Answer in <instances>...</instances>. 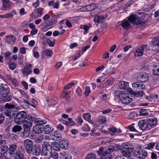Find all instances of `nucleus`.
Wrapping results in <instances>:
<instances>
[{
    "label": "nucleus",
    "instance_id": "nucleus-15",
    "mask_svg": "<svg viewBox=\"0 0 159 159\" xmlns=\"http://www.w3.org/2000/svg\"><path fill=\"white\" fill-rule=\"evenodd\" d=\"M59 143H60V147L62 149L66 150L68 149L70 146L69 143L67 140H65L64 139H62Z\"/></svg>",
    "mask_w": 159,
    "mask_h": 159
},
{
    "label": "nucleus",
    "instance_id": "nucleus-53",
    "mask_svg": "<svg viewBox=\"0 0 159 159\" xmlns=\"http://www.w3.org/2000/svg\"><path fill=\"white\" fill-rule=\"evenodd\" d=\"M77 123L78 124H81L83 122V120L80 116H78L76 120Z\"/></svg>",
    "mask_w": 159,
    "mask_h": 159
},
{
    "label": "nucleus",
    "instance_id": "nucleus-19",
    "mask_svg": "<svg viewBox=\"0 0 159 159\" xmlns=\"http://www.w3.org/2000/svg\"><path fill=\"white\" fill-rule=\"evenodd\" d=\"M12 96L9 93L2 95L1 100L2 102H9L11 100Z\"/></svg>",
    "mask_w": 159,
    "mask_h": 159
},
{
    "label": "nucleus",
    "instance_id": "nucleus-7",
    "mask_svg": "<svg viewBox=\"0 0 159 159\" xmlns=\"http://www.w3.org/2000/svg\"><path fill=\"white\" fill-rule=\"evenodd\" d=\"M134 156L139 159H144L148 156L147 151L143 150H139L134 153Z\"/></svg>",
    "mask_w": 159,
    "mask_h": 159
},
{
    "label": "nucleus",
    "instance_id": "nucleus-18",
    "mask_svg": "<svg viewBox=\"0 0 159 159\" xmlns=\"http://www.w3.org/2000/svg\"><path fill=\"white\" fill-rule=\"evenodd\" d=\"M32 66L31 64H29L28 65H26L25 67L23 69L22 72L24 75H27L31 73V70L29 69V68Z\"/></svg>",
    "mask_w": 159,
    "mask_h": 159
},
{
    "label": "nucleus",
    "instance_id": "nucleus-60",
    "mask_svg": "<svg viewBox=\"0 0 159 159\" xmlns=\"http://www.w3.org/2000/svg\"><path fill=\"white\" fill-rule=\"evenodd\" d=\"M128 129L132 131H134L138 132L134 127L131 125H129L128 126Z\"/></svg>",
    "mask_w": 159,
    "mask_h": 159
},
{
    "label": "nucleus",
    "instance_id": "nucleus-59",
    "mask_svg": "<svg viewBox=\"0 0 159 159\" xmlns=\"http://www.w3.org/2000/svg\"><path fill=\"white\" fill-rule=\"evenodd\" d=\"M140 86H139L137 89V90H140V89H144L145 86V85L143 84L142 82H140Z\"/></svg>",
    "mask_w": 159,
    "mask_h": 159
},
{
    "label": "nucleus",
    "instance_id": "nucleus-10",
    "mask_svg": "<svg viewBox=\"0 0 159 159\" xmlns=\"http://www.w3.org/2000/svg\"><path fill=\"white\" fill-rule=\"evenodd\" d=\"M23 144L27 153L29 152L34 145L32 140L29 139L25 140L23 142Z\"/></svg>",
    "mask_w": 159,
    "mask_h": 159
},
{
    "label": "nucleus",
    "instance_id": "nucleus-24",
    "mask_svg": "<svg viewBox=\"0 0 159 159\" xmlns=\"http://www.w3.org/2000/svg\"><path fill=\"white\" fill-rule=\"evenodd\" d=\"M152 70L154 75L159 76V63H156L154 65Z\"/></svg>",
    "mask_w": 159,
    "mask_h": 159
},
{
    "label": "nucleus",
    "instance_id": "nucleus-56",
    "mask_svg": "<svg viewBox=\"0 0 159 159\" xmlns=\"http://www.w3.org/2000/svg\"><path fill=\"white\" fill-rule=\"evenodd\" d=\"M24 131L22 132V136L23 137L25 138L26 137H27L29 136V131H27L26 130H25V129H24Z\"/></svg>",
    "mask_w": 159,
    "mask_h": 159
},
{
    "label": "nucleus",
    "instance_id": "nucleus-29",
    "mask_svg": "<svg viewBox=\"0 0 159 159\" xmlns=\"http://www.w3.org/2000/svg\"><path fill=\"white\" fill-rule=\"evenodd\" d=\"M129 21L127 20H124L121 22L122 27L125 30H127L130 25Z\"/></svg>",
    "mask_w": 159,
    "mask_h": 159
},
{
    "label": "nucleus",
    "instance_id": "nucleus-55",
    "mask_svg": "<svg viewBox=\"0 0 159 159\" xmlns=\"http://www.w3.org/2000/svg\"><path fill=\"white\" fill-rule=\"evenodd\" d=\"M108 130L110 132L113 133H115L117 132L116 128L114 127L109 128H108Z\"/></svg>",
    "mask_w": 159,
    "mask_h": 159
},
{
    "label": "nucleus",
    "instance_id": "nucleus-58",
    "mask_svg": "<svg viewBox=\"0 0 159 159\" xmlns=\"http://www.w3.org/2000/svg\"><path fill=\"white\" fill-rule=\"evenodd\" d=\"M76 92L78 95L81 96L82 94V91L81 89L79 87H78L77 89L76 90Z\"/></svg>",
    "mask_w": 159,
    "mask_h": 159
},
{
    "label": "nucleus",
    "instance_id": "nucleus-51",
    "mask_svg": "<svg viewBox=\"0 0 159 159\" xmlns=\"http://www.w3.org/2000/svg\"><path fill=\"white\" fill-rule=\"evenodd\" d=\"M43 139V137L40 136L39 137L36 138L35 140L36 143H40L42 142Z\"/></svg>",
    "mask_w": 159,
    "mask_h": 159
},
{
    "label": "nucleus",
    "instance_id": "nucleus-1",
    "mask_svg": "<svg viewBox=\"0 0 159 159\" xmlns=\"http://www.w3.org/2000/svg\"><path fill=\"white\" fill-rule=\"evenodd\" d=\"M140 15L137 14H131L128 17V20L131 23L136 25L138 27H142L145 25L146 22L140 20V19H143V17H141Z\"/></svg>",
    "mask_w": 159,
    "mask_h": 159
},
{
    "label": "nucleus",
    "instance_id": "nucleus-39",
    "mask_svg": "<svg viewBox=\"0 0 159 159\" xmlns=\"http://www.w3.org/2000/svg\"><path fill=\"white\" fill-rule=\"evenodd\" d=\"M98 122L101 124H103L107 121L106 117L103 116H99L98 118Z\"/></svg>",
    "mask_w": 159,
    "mask_h": 159
},
{
    "label": "nucleus",
    "instance_id": "nucleus-54",
    "mask_svg": "<svg viewBox=\"0 0 159 159\" xmlns=\"http://www.w3.org/2000/svg\"><path fill=\"white\" fill-rule=\"evenodd\" d=\"M16 64L15 62L11 63L9 66V68L11 70H14L16 67Z\"/></svg>",
    "mask_w": 159,
    "mask_h": 159
},
{
    "label": "nucleus",
    "instance_id": "nucleus-47",
    "mask_svg": "<svg viewBox=\"0 0 159 159\" xmlns=\"http://www.w3.org/2000/svg\"><path fill=\"white\" fill-rule=\"evenodd\" d=\"M144 94V92L143 90H141L136 93L135 97H141Z\"/></svg>",
    "mask_w": 159,
    "mask_h": 159
},
{
    "label": "nucleus",
    "instance_id": "nucleus-11",
    "mask_svg": "<svg viewBox=\"0 0 159 159\" xmlns=\"http://www.w3.org/2000/svg\"><path fill=\"white\" fill-rule=\"evenodd\" d=\"M138 125L139 128L142 130L144 131L149 129L147 120H139L138 122Z\"/></svg>",
    "mask_w": 159,
    "mask_h": 159
},
{
    "label": "nucleus",
    "instance_id": "nucleus-5",
    "mask_svg": "<svg viewBox=\"0 0 159 159\" xmlns=\"http://www.w3.org/2000/svg\"><path fill=\"white\" fill-rule=\"evenodd\" d=\"M134 150L133 146L131 145H126L122 149V153L124 156L129 157Z\"/></svg>",
    "mask_w": 159,
    "mask_h": 159
},
{
    "label": "nucleus",
    "instance_id": "nucleus-64",
    "mask_svg": "<svg viewBox=\"0 0 159 159\" xmlns=\"http://www.w3.org/2000/svg\"><path fill=\"white\" fill-rule=\"evenodd\" d=\"M11 82L12 84L13 85L15 86H17L18 85V82L14 78L13 80H12Z\"/></svg>",
    "mask_w": 159,
    "mask_h": 159
},
{
    "label": "nucleus",
    "instance_id": "nucleus-63",
    "mask_svg": "<svg viewBox=\"0 0 159 159\" xmlns=\"http://www.w3.org/2000/svg\"><path fill=\"white\" fill-rule=\"evenodd\" d=\"M132 48V46L131 45L126 46L124 47L123 48V51L125 52H126L129 48Z\"/></svg>",
    "mask_w": 159,
    "mask_h": 159
},
{
    "label": "nucleus",
    "instance_id": "nucleus-33",
    "mask_svg": "<svg viewBox=\"0 0 159 159\" xmlns=\"http://www.w3.org/2000/svg\"><path fill=\"white\" fill-rule=\"evenodd\" d=\"M143 54V52L141 51L139 48H137L134 53V55L135 57H141Z\"/></svg>",
    "mask_w": 159,
    "mask_h": 159
},
{
    "label": "nucleus",
    "instance_id": "nucleus-34",
    "mask_svg": "<svg viewBox=\"0 0 159 159\" xmlns=\"http://www.w3.org/2000/svg\"><path fill=\"white\" fill-rule=\"evenodd\" d=\"M26 118L28 120L34 121L36 119V116L34 114H29L27 116V115Z\"/></svg>",
    "mask_w": 159,
    "mask_h": 159
},
{
    "label": "nucleus",
    "instance_id": "nucleus-22",
    "mask_svg": "<svg viewBox=\"0 0 159 159\" xmlns=\"http://www.w3.org/2000/svg\"><path fill=\"white\" fill-rule=\"evenodd\" d=\"M105 17L103 15L96 16L94 18V20L96 24L102 23L105 20Z\"/></svg>",
    "mask_w": 159,
    "mask_h": 159
},
{
    "label": "nucleus",
    "instance_id": "nucleus-28",
    "mask_svg": "<svg viewBox=\"0 0 159 159\" xmlns=\"http://www.w3.org/2000/svg\"><path fill=\"white\" fill-rule=\"evenodd\" d=\"M53 128L51 127L49 125H46L45 126L43 131L45 134H48L53 130Z\"/></svg>",
    "mask_w": 159,
    "mask_h": 159
},
{
    "label": "nucleus",
    "instance_id": "nucleus-20",
    "mask_svg": "<svg viewBox=\"0 0 159 159\" xmlns=\"http://www.w3.org/2000/svg\"><path fill=\"white\" fill-rule=\"evenodd\" d=\"M114 79L112 78H110L104 83L99 87L100 89L104 88L107 86H110L112 84Z\"/></svg>",
    "mask_w": 159,
    "mask_h": 159
},
{
    "label": "nucleus",
    "instance_id": "nucleus-8",
    "mask_svg": "<svg viewBox=\"0 0 159 159\" xmlns=\"http://www.w3.org/2000/svg\"><path fill=\"white\" fill-rule=\"evenodd\" d=\"M41 153L40 146L38 144L34 145L32 148L28 152V154H32L33 155L37 156L39 155Z\"/></svg>",
    "mask_w": 159,
    "mask_h": 159
},
{
    "label": "nucleus",
    "instance_id": "nucleus-16",
    "mask_svg": "<svg viewBox=\"0 0 159 159\" xmlns=\"http://www.w3.org/2000/svg\"><path fill=\"white\" fill-rule=\"evenodd\" d=\"M52 139L55 141L60 140L62 138L61 134L59 132L56 131L51 135Z\"/></svg>",
    "mask_w": 159,
    "mask_h": 159
},
{
    "label": "nucleus",
    "instance_id": "nucleus-6",
    "mask_svg": "<svg viewBox=\"0 0 159 159\" xmlns=\"http://www.w3.org/2000/svg\"><path fill=\"white\" fill-rule=\"evenodd\" d=\"M42 151L43 154L46 156H49L52 151V146L48 142H45L42 145Z\"/></svg>",
    "mask_w": 159,
    "mask_h": 159
},
{
    "label": "nucleus",
    "instance_id": "nucleus-3",
    "mask_svg": "<svg viewBox=\"0 0 159 159\" xmlns=\"http://www.w3.org/2000/svg\"><path fill=\"white\" fill-rule=\"evenodd\" d=\"M12 116L15 117L14 121L16 123L20 125L24 123L26 118L27 114L23 111L17 112L16 113H13Z\"/></svg>",
    "mask_w": 159,
    "mask_h": 159
},
{
    "label": "nucleus",
    "instance_id": "nucleus-61",
    "mask_svg": "<svg viewBox=\"0 0 159 159\" xmlns=\"http://www.w3.org/2000/svg\"><path fill=\"white\" fill-rule=\"evenodd\" d=\"M53 53L52 50H47L46 52V54L47 56L51 57Z\"/></svg>",
    "mask_w": 159,
    "mask_h": 159
},
{
    "label": "nucleus",
    "instance_id": "nucleus-27",
    "mask_svg": "<svg viewBox=\"0 0 159 159\" xmlns=\"http://www.w3.org/2000/svg\"><path fill=\"white\" fill-rule=\"evenodd\" d=\"M2 2L3 5V8H4V10L8 8L11 4V2L9 0H1Z\"/></svg>",
    "mask_w": 159,
    "mask_h": 159
},
{
    "label": "nucleus",
    "instance_id": "nucleus-42",
    "mask_svg": "<svg viewBox=\"0 0 159 159\" xmlns=\"http://www.w3.org/2000/svg\"><path fill=\"white\" fill-rule=\"evenodd\" d=\"M16 13L15 11H11L10 13L4 14L5 18H10L12 17L13 16L15 15Z\"/></svg>",
    "mask_w": 159,
    "mask_h": 159
},
{
    "label": "nucleus",
    "instance_id": "nucleus-52",
    "mask_svg": "<svg viewBox=\"0 0 159 159\" xmlns=\"http://www.w3.org/2000/svg\"><path fill=\"white\" fill-rule=\"evenodd\" d=\"M140 82H134L132 84V87L134 89L136 88V89L139 86H140Z\"/></svg>",
    "mask_w": 159,
    "mask_h": 159
},
{
    "label": "nucleus",
    "instance_id": "nucleus-23",
    "mask_svg": "<svg viewBox=\"0 0 159 159\" xmlns=\"http://www.w3.org/2000/svg\"><path fill=\"white\" fill-rule=\"evenodd\" d=\"M129 86V83L127 82L122 81H120L119 84V88L123 89H127Z\"/></svg>",
    "mask_w": 159,
    "mask_h": 159
},
{
    "label": "nucleus",
    "instance_id": "nucleus-2",
    "mask_svg": "<svg viewBox=\"0 0 159 159\" xmlns=\"http://www.w3.org/2000/svg\"><path fill=\"white\" fill-rule=\"evenodd\" d=\"M114 149L112 148H106L103 147H101L98 150H97V154L100 157L103 159L107 157L109 155H111Z\"/></svg>",
    "mask_w": 159,
    "mask_h": 159
},
{
    "label": "nucleus",
    "instance_id": "nucleus-21",
    "mask_svg": "<svg viewBox=\"0 0 159 159\" xmlns=\"http://www.w3.org/2000/svg\"><path fill=\"white\" fill-rule=\"evenodd\" d=\"M23 123V127L24 129H25L27 131H29L32 126V122L26 120Z\"/></svg>",
    "mask_w": 159,
    "mask_h": 159
},
{
    "label": "nucleus",
    "instance_id": "nucleus-4",
    "mask_svg": "<svg viewBox=\"0 0 159 159\" xmlns=\"http://www.w3.org/2000/svg\"><path fill=\"white\" fill-rule=\"evenodd\" d=\"M17 145L16 144H11L8 148V152L6 153L7 157L9 159H14L15 158V153L17 148Z\"/></svg>",
    "mask_w": 159,
    "mask_h": 159
},
{
    "label": "nucleus",
    "instance_id": "nucleus-32",
    "mask_svg": "<svg viewBox=\"0 0 159 159\" xmlns=\"http://www.w3.org/2000/svg\"><path fill=\"white\" fill-rule=\"evenodd\" d=\"M49 156H47L48 158L49 159L51 157H52L54 159H57L58 158V155L57 152L56 151L52 152L51 151V153H50Z\"/></svg>",
    "mask_w": 159,
    "mask_h": 159
},
{
    "label": "nucleus",
    "instance_id": "nucleus-62",
    "mask_svg": "<svg viewBox=\"0 0 159 159\" xmlns=\"http://www.w3.org/2000/svg\"><path fill=\"white\" fill-rule=\"evenodd\" d=\"M4 120V116L3 114H0V124L2 123Z\"/></svg>",
    "mask_w": 159,
    "mask_h": 159
},
{
    "label": "nucleus",
    "instance_id": "nucleus-9",
    "mask_svg": "<svg viewBox=\"0 0 159 159\" xmlns=\"http://www.w3.org/2000/svg\"><path fill=\"white\" fill-rule=\"evenodd\" d=\"M120 100L124 104H127L132 101V98L126 94H121L119 95Z\"/></svg>",
    "mask_w": 159,
    "mask_h": 159
},
{
    "label": "nucleus",
    "instance_id": "nucleus-37",
    "mask_svg": "<svg viewBox=\"0 0 159 159\" xmlns=\"http://www.w3.org/2000/svg\"><path fill=\"white\" fill-rule=\"evenodd\" d=\"M83 117L85 120L89 123H92V121L91 120V115L89 113H87L84 114L83 115Z\"/></svg>",
    "mask_w": 159,
    "mask_h": 159
},
{
    "label": "nucleus",
    "instance_id": "nucleus-30",
    "mask_svg": "<svg viewBox=\"0 0 159 159\" xmlns=\"http://www.w3.org/2000/svg\"><path fill=\"white\" fill-rule=\"evenodd\" d=\"M15 158L14 159H24V155L21 152L16 150L15 153Z\"/></svg>",
    "mask_w": 159,
    "mask_h": 159
},
{
    "label": "nucleus",
    "instance_id": "nucleus-13",
    "mask_svg": "<svg viewBox=\"0 0 159 159\" xmlns=\"http://www.w3.org/2000/svg\"><path fill=\"white\" fill-rule=\"evenodd\" d=\"M10 89L6 84H2L0 85V94L2 95L9 93Z\"/></svg>",
    "mask_w": 159,
    "mask_h": 159
},
{
    "label": "nucleus",
    "instance_id": "nucleus-44",
    "mask_svg": "<svg viewBox=\"0 0 159 159\" xmlns=\"http://www.w3.org/2000/svg\"><path fill=\"white\" fill-rule=\"evenodd\" d=\"M65 30L64 29L62 30L61 31V32H60V33L58 31H55L53 32V35L54 36H56L58 35L59 34H60V35L62 34H63V33H65Z\"/></svg>",
    "mask_w": 159,
    "mask_h": 159
},
{
    "label": "nucleus",
    "instance_id": "nucleus-40",
    "mask_svg": "<svg viewBox=\"0 0 159 159\" xmlns=\"http://www.w3.org/2000/svg\"><path fill=\"white\" fill-rule=\"evenodd\" d=\"M88 11H90L94 10L96 7L94 4H89L86 5Z\"/></svg>",
    "mask_w": 159,
    "mask_h": 159
},
{
    "label": "nucleus",
    "instance_id": "nucleus-49",
    "mask_svg": "<svg viewBox=\"0 0 159 159\" xmlns=\"http://www.w3.org/2000/svg\"><path fill=\"white\" fill-rule=\"evenodd\" d=\"M74 83H70L68 84L67 85H66L65 87H64V89L65 90H68L71 88V87L75 85Z\"/></svg>",
    "mask_w": 159,
    "mask_h": 159
},
{
    "label": "nucleus",
    "instance_id": "nucleus-25",
    "mask_svg": "<svg viewBox=\"0 0 159 159\" xmlns=\"http://www.w3.org/2000/svg\"><path fill=\"white\" fill-rule=\"evenodd\" d=\"M34 122L36 124V125L39 126L46 124L47 121L45 120H41L40 118H36Z\"/></svg>",
    "mask_w": 159,
    "mask_h": 159
},
{
    "label": "nucleus",
    "instance_id": "nucleus-48",
    "mask_svg": "<svg viewBox=\"0 0 159 159\" xmlns=\"http://www.w3.org/2000/svg\"><path fill=\"white\" fill-rule=\"evenodd\" d=\"M152 43L153 46L159 47V40H153L152 41ZM156 51L157 52H159V49Z\"/></svg>",
    "mask_w": 159,
    "mask_h": 159
},
{
    "label": "nucleus",
    "instance_id": "nucleus-46",
    "mask_svg": "<svg viewBox=\"0 0 159 159\" xmlns=\"http://www.w3.org/2000/svg\"><path fill=\"white\" fill-rule=\"evenodd\" d=\"M128 92L132 96H133L135 97L136 92H135L131 88H128L127 89Z\"/></svg>",
    "mask_w": 159,
    "mask_h": 159
},
{
    "label": "nucleus",
    "instance_id": "nucleus-35",
    "mask_svg": "<svg viewBox=\"0 0 159 159\" xmlns=\"http://www.w3.org/2000/svg\"><path fill=\"white\" fill-rule=\"evenodd\" d=\"M52 145L53 149L56 151H60V143H58L54 142L52 143Z\"/></svg>",
    "mask_w": 159,
    "mask_h": 159
},
{
    "label": "nucleus",
    "instance_id": "nucleus-57",
    "mask_svg": "<svg viewBox=\"0 0 159 159\" xmlns=\"http://www.w3.org/2000/svg\"><path fill=\"white\" fill-rule=\"evenodd\" d=\"M147 47V45H142L139 48L141 51L143 52V53L144 51L146 50Z\"/></svg>",
    "mask_w": 159,
    "mask_h": 159
},
{
    "label": "nucleus",
    "instance_id": "nucleus-14",
    "mask_svg": "<svg viewBox=\"0 0 159 159\" xmlns=\"http://www.w3.org/2000/svg\"><path fill=\"white\" fill-rule=\"evenodd\" d=\"M138 79L142 82H145L148 79V75L145 73L141 72L139 73L138 75Z\"/></svg>",
    "mask_w": 159,
    "mask_h": 159
},
{
    "label": "nucleus",
    "instance_id": "nucleus-17",
    "mask_svg": "<svg viewBox=\"0 0 159 159\" xmlns=\"http://www.w3.org/2000/svg\"><path fill=\"white\" fill-rule=\"evenodd\" d=\"M61 159H71L72 157L69 153L65 151H62L60 153Z\"/></svg>",
    "mask_w": 159,
    "mask_h": 159
},
{
    "label": "nucleus",
    "instance_id": "nucleus-26",
    "mask_svg": "<svg viewBox=\"0 0 159 159\" xmlns=\"http://www.w3.org/2000/svg\"><path fill=\"white\" fill-rule=\"evenodd\" d=\"M33 131L36 134H39L43 132V128L40 127L38 125H35L33 127Z\"/></svg>",
    "mask_w": 159,
    "mask_h": 159
},
{
    "label": "nucleus",
    "instance_id": "nucleus-50",
    "mask_svg": "<svg viewBox=\"0 0 159 159\" xmlns=\"http://www.w3.org/2000/svg\"><path fill=\"white\" fill-rule=\"evenodd\" d=\"M90 93V87L89 86L86 87L85 88V91L84 93V94L86 96H88Z\"/></svg>",
    "mask_w": 159,
    "mask_h": 159
},
{
    "label": "nucleus",
    "instance_id": "nucleus-38",
    "mask_svg": "<svg viewBox=\"0 0 159 159\" xmlns=\"http://www.w3.org/2000/svg\"><path fill=\"white\" fill-rule=\"evenodd\" d=\"M4 107L6 109L10 111L15 108V106L13 104L7 103L5 105Z\"/></svg>",
    "mask_w": 159,
    "mask_h": 159
},
{
    "label": "nucleus",
    "instance_id": "nucleus-12",
    "mask_svg": "<svg viewBox=\"0 0 159 159\" xmlns=\"http://www.w3.org/2000/svg\"><path fill=\"white\" fill-rule=\"evenodd\" d=\"M147 121L149 126H154L157 122V120L154 116H148L147 118Z\"/></svg>",
    "mask_w": 159,
    "mask_h": 159
},
{
    "label": "nucleus",
    "instance_id": "nucleus-36",
    "mask_svg": "<svg viewBox=\"0 0 159 159\" xmlns=\"http://www.w3.org/2000/svg\"><path fill=\"white\" fill-rule=\"evenodd\" d=\"M8 147L7 145H3L0 147V151L1 152H4V155L6 156V153L8 152Z\"/></svg>",
    "mask_w": 159,
    "mask_h": 159
},
{
    "label": "nucleus",
    "instance_id": "nucleus-43",
    "mask_svg": "<svg viewBox=\"0 0 159 159\" xmlns=\"http://www.w3.org/2000/svg\"><path fill=\"white\" fill-rule=\"evenodd\" d=\"M23 106H24V107L25 108H29L30 107V105H31V104L28 102L26 100L24 99L23 100Z\"/></svg>",
    "mask_w": 159,
    "mask_h": 159
},
{
    "label": "nucleus",
    "instance_id": "nucleus-45",
    "mask_svg": "<svg viewBox=\"0 0 159 159\" xmlns=\"http://www.w3.org/2000/svg\"><path fill=\"white\" fill-rule=\"evenodd\" d=\"M43 10V8H39L36 9V10L37 13L38 14V16L39 17H40L43 14L42 11Z\"/></svg>",
    "mask_w": 159,
    "mask_h": 159
},
{
    "label": "nucleus",
    "instance_id": "nucleus-41",
    "mask_svg": "<svg viewBox=\"0 0 159 159\" xmlns=\"http://www.w3.org/2000/svg\"><path fill=\"white\" fill-rule=\"evenodd\" d=\"M96 156L93 153H89L85 157V159H94Z\"/></svg>",
    "mask_w": 159,
    "mask_h": 159
},
{
    "label": "nucleus",
    "instance_id": "nucleus-31",
    "mask_svg": "<svg viewBox=\"0 0 159 159\" xmlns=\"http://www.w3.org/2000/svg\"><path fill=\"white\" fill-rule=\"evenodd\" d=\"M22 129V128L20 126L15 125L12 127L11 131L12 132L16 133L20 131Z\"/></svg>",
    "mask_w": 159,
    "mask_h": 159
}]
</instances>
